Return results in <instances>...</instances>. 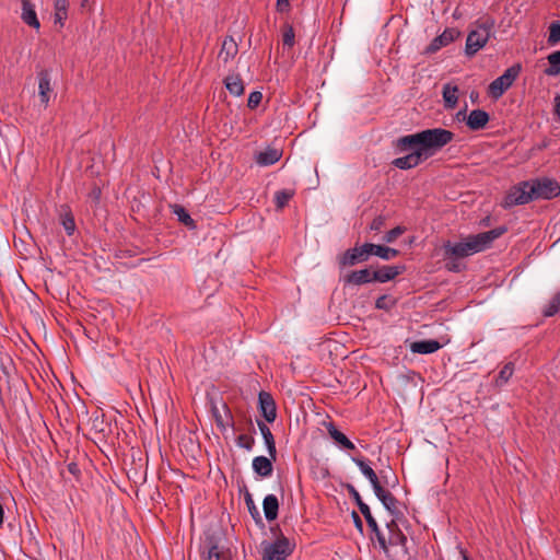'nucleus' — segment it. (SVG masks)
Masks as SVG:
<instances>
[{"label":"nucleus","instance_id":"1","mask_svg":"<svg viewBox=\"0 0 560 560\" xmlns=\"http://www.w3.org/2000/svg\"><path fill=\"white\" fill-rule=\"evenodd\" d=\"M453 139L454 133L447 129H425L413 135L398 138L396 149L398 152H407L411 148L417 147L424 155V159H428L448 144Z\"/></svg>","mask_w":560,"mask_h":560},{"label":"nucleus","instance_id":"2","mask_svg":"<svg viewBox=\"0 0 560 560\" xmlns=\"http://www.w3.org/2000/svg\"><path fill=\"white\" fill-rule=\"evenodd\" d=\"M493 27L494 21L491 19L477 22L476 28L468 33L466 39L465 52L467 56L471 57L485 47L490 38Z\"/></svg>","mask_w":560,"mask_h":560},{"label":"nucleus","instance_id":"3","mask_svg":"<svg viewBox=\"0 0 560 560\" xmlns=\"http://www.w3.org/2000/svg\"><path fill=\"white\" fill-rule=\"evenodd\" d=\"M506 226H498L487 232L469 235L462 240L469 256L489 248L493 241L506 233Z\"/></svg>","mask_w":560,"mask_h":560},{"label":"nucleus","instance_id":"4","mask_svg":"<svg viewBox=\"0 0 560 560\" xmlns=\"http://www.w3.org/2000/svg\"><path fill=\"white\" fill-rule=\"evenodd\" d=\"M347 490H348V493L350 494V497L357 503L360 512L363 514V516H364V518H365V521L368 523L369 528L375 535V537H376V539L378 541L380 547L385 552H387L386 538H385L384 534L381 532V529H380V527L377 525L376 520L373 517L369 505L365 502H363L360 493L358 492V490L352 485H347Z\"/></svg>","mask_w":560,"mask_h":560},{"label":"nucleus","instance_id":"5","mask_svg":"<svg viewBox=\"0 0 560 560\" xmlns=\"http://www.w3.org/2000/svg\"><path fill=\"white\" fill-rule=\"evenodd\" d=\"M261 546L262 560H287L294 549V545L283 535L273 542L264 541Z\"/></svg>","mask_w":560,"mask_h":560},{"label":"nucleus","instance_id":"6","mask_svg":"<svg viewBox=\"0 0 560 560\" xmlns=\"http://www.w3.org/2000/svg\"><path fill=\"white\" fill-rule=\"evenodd\" d=\"M521 72V65L508 68L502 75L493 80L488 88L489 95L498 100L509 90Z\"/></svg>","mask_w":560,"mask_h":560},{"label":"nucleus","instance_id":"7","mask_svg":"<svg viewBox=\"0 0 560 560\" xmlns=\"http://www.w3.org/2000/svg\"><path fill=\"white\" fill-rule=\"evenodd\" d=\"M532 188V180L521 182L513 186L504 198L503 207L511 208L534 200V195L530 192Z\"/></svg>","mask_w":560,"mask_h":560},{"label":"nucleus","instance_id":"8","mask_svg":"<svg viewBox=\"0 0 560 560\" xmlns=\"http://www.w3.org/2000/svg\"><path fill=\"white\" fill-rule=\"evenodd\" d=\"M532 190L534 200L536 199H553L560 195V184L549 177L532 179Z\"/></svg>","mask_w":560,"mask_h":560},{"label":"nucleus","instance_id":"9","mask_svg":"<svg viewBox=\"0 0 560 560\" xmlns=\"http://www.w3.org/2000/svg\"><path fill=\"white\" fill-rule=\"evenodd\" d=\"M369 257L368 248L365 247V244H363L362 246H355L347 249L341 256H339L338 264L340 268L352 267L357 264L368 261Z\"/></svg>","mask_w":560,"mask_h":560},{"label":"nucleus","instance_id":"10","mask_svg":"<svg viewBox=\"0 0 560 560\" xmlns=\"http://www.w3.org/2000/svg\"><path fill=\"white\" fill-rule=\"evenodd\" d=\"M88 425L90 433L98 440H104L110 433V424L105 420V416L101 411L92 413Z\"/></svg>","mask_w":560,"mask_h":560},{"label":"nucleus","instance_id":"11","mask_svg":"<svg viewBox=\"0 0 560 560\" xmlns=\"http://www.w3.org/2000/svg\"><path fill=\"white\" fill-rule=\"evenodd\" d=\"M258 408L267 422H273L277 418V406L270 393L261 390L258 394Z\"/></svg>","mask_w":560,"mask_h":560},{"label":"nucleus","instance_id":"12","mask_svg":"<svg viewBox=\"0 0 560 560\" xmlns=\"http://www.w3.org/2000/svg\"><path fill=\"white\" fill-rule=\"evenodd\" d=\"M373 270L364 268L360 270H352L342 277L343 285H362L374 282L372 277Z\"/></svg>","mask_w":560,"mask_h":560},{"label":"nucleus","instance_id":"13","mask_svg":"<svg viewBox=\"0 0 560 560\" xmlns=\"http://www.w3.org/2000/svg\"><path fill=\"white\" fill-rule=\"evenodd\" d=\"M409 151H411L409 154L395 159L392 164L399 170H409L418 166L422 160H425L417 147L411 148Z\"/></svg>","mask_w":560,"mask_h":560},{"label":"nucleus","instance_id":"14","mask_svg":"<svg viewBox=\"0 0 560 560\" xmlns=\"http://www.w3.org/2000/svg\"><path fill=\"white\" fill-rule=\"evenodd\" d=\"M459 36V32L456 28H446L441 35L433 38L430 45L427 47V52L434 54L442 47H445L453 43Z\"/></svg>","mask_w":560,"mask_h":560},{"label":"nucleus","instance_id":"15","mask_svg":"<svg viewBox=\"0 0 560 560\" xmlns=\"http://www.w3.org/2000/svg\"><path fill=\"white\" fill-rule=\"evenodd\" d=\"M202 556L206 560H232L230 550L220 547L212 538L205 545Z\"/></svg>","mask_w":560,"mask_h":560},{"label":"nucleus","instance_id":"16","mask_svg":"<svg viewBox=\"0 0 560 560\" xmlns=\"http://www.w3.org/2000/svg\"><path fill=\"white\" fill-rule=\"evenodd\" d=\"M405 269V266H382L373 270L372 277L374 282L385 283L401 275Z\"/></svg>","mask_w":560,"mask_h":560},{"label":"nucleus","instance_id":"17","mask_svg":"<svg viewBox=\"0 0 560 560\" xmlns=\"http://www.w3.org/2000/svg\"><path fill=\"white\" fill-rule=\"evenodd\" d=\"M51 93L50 74L47 70H42L38 73V96L45 107L49 104Z\"/></svg>","mask_w":560,"mask_h":560},{"label":"nucleus","instance_id":"18","mask_svg":"<svg viewBox=\"0 0 560 560\" xmlns=\"http://www.w3.org/2000/svg\"><path fill=\"white\" fill-rule=\"evenodd\" d=\"M238 52V45L232 36H226L221 45L218 58L224 65H228Z\"/></svg>","mask_w":560,"mask_h":560},{"label":"nucleus","instance_id":"19","mask_svg":"<svg viewBox=\"0 0 560 560\" xmlns=\"http://www.w3.org/2000/svg\"><path fill=\"white\" fill-rule=\"evenodd\" d=\"M388 529V538L386 539L387 548L389 546H400L405 549L407 552V537L406 535L399 529L398 525L392 521L387 524Z\"/></svg>","mask_w":560,"mask_h":560},{"label":"nucleus","instance_id":"20","mask_svg":"<svg viewBox=\"0 0 560 560\" xmlns=\"http://www.w3.org/2000/svg\"><path fill=\"white\" fill-rule=\"evenodd\" d=\"M22 3V21L31 27L38 30L40 27L39 20L37 18L35 5L31 0H21Z\"/></svg>","mask_w":560,"mask_h":560},{"label":"nucleus","instance_id":"21","mask_svg":"<svg viewBox=\"0 0 560 560\" xmlns=\"http://www.w3.org/2000/svg\"><path fill=\"white\" fill-rule=\"evenodd\" d=\"M489 119V114L483 109H474L468 115L466 124L471 130H480L486 127Z\"/></svg>","mask_w":560,"mask_h":560},{"label":"nucleus","instance_id":"22","mask_svg":"<svg viewBox=\"0 0 560 560\" xmlns=\"http://www.w3.org/2000/svg\"><path fill=\"white\" fill-rule=\"evenodd\" d=\"M374 490L375 495L377 499L383 503L385 509L389 511L392 514L397 512V499L382 485L377 486Z\"/></svg>","mask_w":560,"mask_h":560},{"label":"nucleus","instance_id":"23","mask_svg":"<svg viewBox=\"0 0 560 560\" xmlns=\"http://www.w3.org/2000/svg\"><path fill=\"white\" fill-rule=\"evenodd\" d=\"M441 343L434 339L413 341L410 345V350L413 353L430 354L438 351L441 348Z\"/></svg>","mask_w":560,"mask_h":560},{"label":"nucleus","instance_id":"24","mask_svg":"<svg viewBox=\"0 0 560 560\" xmlns=\"http://www.w3.org/2000/svg\"><path fill=\"white\" fill-rule=\"evenodd\" d=\"M327 432L329 436L338 444L341 448L345 450H354V444L341 432L339 431L332 422H329L326 425Z\"/></svg>","mask_w":560,"mask_h":560},{"label":"nucleus","instance_id":"25","mask_svg":"<svg viewBox=\"0 0 560 560\" xmlns=\"http://www.w3.org/2000/svg\"><path fill=\"white\" fill-rule=\"evenodd\" d=\"M365 247L368 248L369 256L375 255L382 259L389 260L398 256L399 252L395 248L375 245L372 243H365Z\"/></svg>","mask_w":560,"mask_h":560},{"label":"nucleus","instance_id":"26","mask_svg":"<svg viewBox=\"0 0 560 560\" xmlns=\"http://www.w3.org/2000/svg\"><path fill=\"white\" fill-rule=\"evenodd\" d=\"M257 425L259 428V431L264 438V441H265V444H266V447H267V451H268V454L270 455V457L276 460L277 458V448H276V442H275V438H273V434L272 432L270 431L269 427L258 420L257 421Z\"/></svg>","mask_w":560,"mask_h":560},{"label":"nucleus","instance_id":"27","mask_svg":"<svg viewBox=\"0 0 560 560\" xmlns=\"http://www.w3.org/2000/svg\"><path fill=\"white\" fill-rule=\"evenodd\" d=\"M272 458H268L266 456H256L254 459H253V469L254 471L262 477V478H266V477H269L271 476L272 474Z\"/></svg>","mask_w":560,"mask_h":560},{"label":"nucleus","instance_id":"28","mask_svg":"<svg viewBox=\"0 0 560 560\" xmlns=\"http://www.w3.org/2000/svg\"><path fill=\"white\" fill-rule=\"evenodd\" d=\"M262 508L267 521L271 522L278 517L279 501L275 494H268L265 497Z\"/></svg>","mask_w":560,"mask_h":560},{"label":"nucleus","instance_id":"29","mask_svg":"<svg viewBox=\"0 0 560 560\" xmlns=\"http://www.w3.org/2000/svg\"><path fill=\"white\" fill-rule=\"evenodd\" d=\"M226 90L234 96H241L244 93V83L240 74L233 73L224 79Z\"/></svg>","mask_w":560,"mask_h":560},{"label":"nucleus","instance_id":"30","mask_svg":"<svg viewBox=\"0 0 560 560\" xmlns=\"http://www.w3.org/2000/svg\"><path fill=\"white\" fill-rule=\"evenodd\" d=\"M443 101L446 109H454L458 103L457 85L445 84L443 86Z\"/></svg>","mask_w":560,"mask_h":560},{"label":"nucleus","instance_id":"31","mask_svg":"<svg viewBox=\"0 0 560 560\" xmlns=\"http://www.w3.org/2000/svg\"><path fill=\"white\" fill-rule=\"evenodd\" d=\"M444 252L447 258H465L468 257V253L463 241L458 243H451L450 241L444 244Z\"/></svg>","mask_w":560,"mask_h":560},{"label":"nucleus","instance_id":"32","mask_svg":"<svg viewBox=\"0 0 560 560\" xmlns=\"http://www.w3.org/2000/svg\"><path fill=\"white\" fill-rule=\"evenodd\" d=\"M69 0H54V21L61 27L68 19Z\"/></svg>","mask_w":560,"mask_h":560},{"label":"nucleus","instance_id":"33","mask_svg":"<svg viewBox=\"0 0 560 560\" xmlns=\"http://www.w3.org/2000/svg\"><path fill=\"white\" fill-rule=\"evenodd\" d=\"M352 460L359 467L361 472L369 479L373 489L381 485L377 474L366 464L364 459L353 457Z\"/></svg>","mask_w":560,"mask_h":560},{"label":"nucleus","instance_id":"34","mask_svg":"<svg viewBox=\"0 0 560 560\" xmlns=\"http://www.w3.org/2000/svg\"><path fill=\"white\" fill-rule=\"evenodd\" d=\"M281 40L283 48L292 49L295 45V32L293 25L285 22L281 26Z\"/></svg>","mask_w":560,"mask_h":560},{"label":"nucleus","instance_id":"35","mask_svg":"<svg viewBox=\"0 0 560 560\" xmlns=\"http://www.w3.org/2000/svg\"><path fill=\"white\" fill-rule=\"evenodd\" d=\"M172 213L177 217V220L189 229H196V222L191 219L189 213L180 205L171 206Z\"/></svg>","mask_w":560,"mask_h":560},{"label":"nucleus","instance_id":"36","mask_svg":"<svg viewBox=\"0 0 560 560\" xmlns=\"http://www.w3.org/2000/svg\"><path fill=\"white\" fill-rule=\"evenodd\" d=\"M281 158V153L277 149H267L260 152L257 156V163L259 165H272L277 163Z\"/></svg>","mask_w":560,"mask_h":560},{"label":"nucleus","instance_id":"37","mask_svg":"<svg viewBox=\"0 0 560 560\" xmlns=\"http://www.w3.org/2000/svg\"><path fill=\"white\" fill-rule=\"evenodd\" d=\"M547 60L549 62V67L545 69V74L548 77L560 74V49L549 54Z\"/></svg>","mask_w":560,"mask_h":560},{"label":"nucleus","instance_id":"38","mask_svg":"<svg viewBox=\"0 0 560 560\" xmlns=\"http://www.w3.org/2000/svg\"><path fill=\"white\" fill-rule=\"evenodd\" d=\"M513 373H514V363L508 362L506 364H504L495 378V386H498V387L504 386L510 381Z\"/></svg>","mask_w":560,"mask_h":560},{"label":"nucleus","instance_id":"39","mask_svg":"<svg viewBox=\"0 0 560 560\" xmlns=\"http://www.w3.org/2000/svg\"><path fill=\"white\" fill-rule=\"evenodd\" d=\"M294 191L290 189L278 190L275 194V203L278 210H282L293 198Z\"/></svg>","mask_w":560,"mask_h":560},{"label":"nucleus","instance_id":"40","mask_svg":"<svg viewBox=\"0 0 560 560\" xmlns=\"http://www.w3.org/2000/svg\"><path fill=\"white\" fill-rule=\"evenodd\" d=\"M223 409L225 410L226 422L224 421L222 415L218 411V409L217 408L213 409V416H214L217 425L222 429H225L226 425L233 427L234 425L233 418H232L231 411L226 404H223Z\"/></svg>","mask_w":560,"mask_h":560},{"label":"nucleus","instance_id":"41","mask_svg":"<svg viewBox=\"0 0 560 560\" xmlns=\"http://www.w3.org/2000/svg\"><path fill=\"white\" fill-rule=\"evenodd\" d=\"M560 311V293H556L552 299L545 306L542 314L546 317H551Z\"/></svg>","mask_w":560,"mask_h":560},{"label":"nucleus","instance_id":"42","mask_svg":"<svg viewBox=\"0 0 560 560\" xmlns=\"http://www.w3.org/2000/svg\"><path fill=\"white\" fill-rule=\"evenodd\" d=\"M61 224L68 235H72L75 230V222L72 213L67 210L60 214Z\"/></svg>","mask_w":560,"mask_h":560},{"label":"nucleus","instance_id":"43","mask_svg":"<svg viewBox=\"0 0 560 560\" xmlns=\"http://www.w3.org/2000/svg\"><path fill=\"white\" fill-rule=\"evenodd\" d=\"M560 42V21H553L549 25L548 44L553 46Z\"/></svg>","mask_w":560,"mask_h":560},{"label":"nucleus","instance_id":"44","mask_svg":"<svg viewBox=\"0 0 560 560\" xmlns=\"http://www.w3.org/2000/svg\"><path fill=\"white\" fill-rule=\"evenodd\" d=\"M395 303L396 301L393 296L384 294L377 298L375 302V307L377 310L389 311L395 305Z\"/></svg>","mask_w":560,"mask_h":560},{"label":"nucleus","instance_id":"45","mask_svg":"<svg viewBox=\"0 0 560 560\" xmlns=\"http://www.w3.org/2000/svg\"><path fill=\"white\" fill-rule=\"evenodd\" d=\"M236 443L240 447L246 448L250 451L255 444V440L252 435L248 434H240L236 439Z\"/></svg>","mask_w":560,"mask_h":560},{"label":"nucleus","instance_id":"46","mask_svg":"<svg viewBox=\"0 0 560 560\" xmlns=\"http://www.w3.org/2000/svg\"><path fill=\"white\" fill-rule=\"evenodd\" d=\"M406 229L404 226H396L389 230L383 237L386 243H393L396 238H398L401 234H404Z\"/></svg>","mask_w":560,"mask_h":560},{"label":"nucleus","instance_id":"47","mask_svg":"<svg viewBox=\"0 0 560 560\" xmlns=\"http://www.w3.org/2000/svg\"><path fill=\"white\" fill-rule=\"evenodd\" d=\"M262 100V93L259 91H254L249 94L247 100V106L250 109L256 108Z\"/></svg>","mask_w":560,"mask_h":560},{"label":"nucleus","instance_id":"48","mask_svg":"<svg viewBox=\"0 0 560 560\" xmlns=\"http://www.w3.org/2000/svg\"><path fill=\"white\" fill-rule=\"evenodd\" d=\"M245 501H246V504H247V508H248V511L249 513L252 514V516L255 518V520H261L260 517V513L258 511V509L255 506V503L252 499V495L249 493L246 494L245 497Z\"/></svg>","mask_w":560,"mask_h":560},{"label":"nucleus","instance_id":"49","mask_svg":"<svg viewBox=\"0 0 560 560\" xmlns=\"http://www.w3.org/2000/svg\"><path fill=\"white\" fill-rule=\"evenodd\" d=\"M385 221H386V218L384 215H377L376 218H374V220L372 221V223L370 225L371 230L380 232L383 229V226L385 225Z\"/></svg>","mask_w":560,"mask_h":560},{"label":"nucleus","instance_id":"50","mask_svg":"<svg viewBox=\"0 0 560 560\" xmlns=\"http://www.w3.org/2000/svg\"><path fill=\"white\" fill-rule=\"evenodd\" d=\"M276 9L280 13L288 12L290 10V2H289V0H277Z\"/></svg>","mask_w":560,"mask_h":560},{"label":"nucleus","instance_id":"51","mask_svg":"<svg viewBox=\"0 0 560 560\" xmlns=\"http://www.w3.org/2000/svg\"><path fill=\"white\" fill-rule=\"evenodd\" d=\"M445 267L448 271H453V272H459L462 270V264H459L458 261L456 260H451V261H447L445 264Z\"/></svg>","mask_w":560,"mask_h":560},{"label":"nucleus","instance_id":"52","mask_svg":"<svg viewBox=\"0 0 560 560\" xmlns=\"http://www.w3.org/2000/svg\"><path fill=\"white\" fill-rule=\"evenodd\" d=\"M555 107H553V113L556 116H558L560 118V95H556L555 96Z\"/></svg>","mask_w":560,"mask_h":560},{"label":"nucleus","instance_id":"53","mask_svg":"<svg viewBox=\"0 0 560 560\" xmlns=\"http://www.w3.org/2000/svg\"><path fill=\"white\" fill-rule=\"evenodd\" d=\"M352 516H353L354 525H355L360 530H362V528H363V524H362V521H361L360 516H359L355 512H353V513H352Z\"/></svg>","mask_w":560,"mask_h":560},{"label":"nucleus","instance_id":"54","mask_svg":"<svg viewBox=\"0 0 560 560\" xmlns=\"http://www.w3.org/2000/svg\"><path fill=\"white\" fill-rule=\"evenodd\" d=\"M68 470H69L71 474H73V475H75L77 472H79V468H78L77 464H74V463H71V464H69V465H68Z\"/></svg>","mask_w":560,"mask_h":560},{"label":"nucleus","instance_id":"55","mask_svg":"<svg viewBox=\"0 0 560 560\" xmlns=\"http://www.w3.org/2000/svg\"><path fill=\"white\" fill-rule=\"evenodd\" d=\"M3 516H4V511H3L2 504L0 503V526L3 524Z\"/></svg>","mask_w":560,"mask_h":560},{"label":"nucleus","instance_id":"56","mask_svg":"<svg viewBox=\"0 0 560 560\" xmlns=\"http://www.w3.org/2000/svg\"><path fill=\"white\" fill-rule=\"evenodd\" d=\"M460 553L463 555V560H470L464 550H460Z\"/></svg>","mask_w":560,"mask_h":560}]
</instances>
